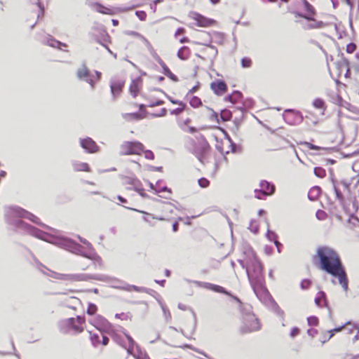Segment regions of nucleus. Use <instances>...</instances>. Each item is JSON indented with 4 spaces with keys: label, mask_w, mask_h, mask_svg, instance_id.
<instances>
[{
    "label": "nucleus",
    "mask_w": 359,
    "mask_h": 359,
    "mask_svg": "<svg viewBox=\"0 0 359 359\" xmlns=\"http://www.w3.org/2000/svg\"><path fill=\"white\" fill-rule=\"evenodd\" d=\"M118 199L121 202H122V203H126V199H124V198H123V197H121V196H118Z\"/></svg>",
    "instance_id": "nucleus-63"
},
{
    "label": "nucleus",
    "mask_w": 359,
    "mask_h": 359,
    "mask_svg": "<svg viewBox=\"0 0 359 359\" xmlns=\"http://www.w3.org/2000/svg\"><path fill=\"white\" fill-rule=\"evenodd\" d=\"M88 5L93 11L102 15H114L117 13L116 8L104 6L97 1H91Z\"/></svg>",
    "instance_id": "nucleus-12"
},
{
    "label": "nucleus",
    "mask_w": 359,
    "mask_h": 359,
    "mask_svg": "<svg viewBox=\"0 0 359 359\" xmlns=\"http://www.w3.org/2000/svg\"><path fill=\"white\" fill-rule=\"evenodd\" d=\"M168 191L169 193H171V192H172V191H171V190H170V189H168V188H167V187H164V188H163V189L161 190V191Z\"/></svg>",
    "instance_id": "nucleus-61"
},
{
    "label": "nucleus",
    "mask_w": 359,
    "mask_h": 359,
    "mask_svg": "<svg viewBox=\"0 0 359 359\" xmlns=\"http://www.w3.org/2000/svg\"><path fill=\"white\" fill-rule=\"evenodd\" d=\"M62 279L65 280H73V281H80L83 280L81 275L76 274H63L62 275Z\"/></svg>",
    "instance_id": "nucleus-28"
},
{
    "label": "nucleus",
    "mask_w": 359,
    "mask_h": 359,
    "mask_svg": "<svg viewBox=\"0 0 359 359\" xmlns=\"http://www.w3.org/2000/svg\"><path fill=\"white\" fill-rule=\"evenodd\" d=\"M309 325L317 326L319 323V320L316 316H310L307 318Z\"/></svg>",
    "instance_id": "nucleus-39"
},
{
    "label": "nucleus",
    "mask_w": 359,
    "mask_h": 359,
    "mask_svg": "<svg viewBox=\"0 0 359 359\" xmlns=\"http://www.w3.org/2000/svg\"><path fill=\"white\" fill-rule=\"evenodd\" d=\"M242 250L243 257L241 264L243 267L246 269L250 283L254 291L256 292V288L263 286V265L250 246L245 245L243 247Z\"/></svg>",
    "instance_id": "nucleus-2"
},
{
    "label": "nucleus",
    "mask_w": 359,
    "mask_h": 359,
    "mask_svg": "<svg viewBox=\"0 0 359 359\" xmlns=\"http://www.w3.org/2000/svg\"><path fill=\"white\" fill-rule=\"evenodd\" d=\"M126 184L132 185L133 187L131 189H134V188L136 187H140L142 185L140 181L139 180H137V179H135V178H128V179H127Z\"/></svg>",
    "instance_id": "nucleus-33"
},
{
    "label": "nucleus",
    "mask_w": 359,
    "mask_h": 359,
    "mask_svg": "<svg viewBox=\"0 0 359 359\" xmlns=\"http://www.w3.org/2000/svg\"><path fill=\"white\" fill-rule=\"evenodd\" d=\"M334 191L337 199H339V201H342L344 199L343 194L336 186L334 187Z\"/></svg>",
    "instance_id": "nucleus-46"
},
{
    "label": "nucleus",
    "mask_w": 359,
    "mask_h": 359,
    "mask_svg": "<svg viewBox=\"0 0 359 359\" xmlns=\"http://www.w3.org/2000/svg\"><path fill=\"white\" fill-rule=\"evenodd\" d=\"M136 15L141 20H145L147 14L144 11H137Z\"/></svg>",
    "instance_id": "nucleus-49"
},
{
    "label": "nucleus",
    "mask_w": 359,
    "mask_h": 359,
    "mask_svg": "<svg viewBox=\"0 0 359 359\" xmlns=\"http://www.w3.org/2000/svg\"><path fill=\"white\" fill-rule=\"evenodd\" d=\"M76 74L77 76L81 79H87L90 76V71L88 67L83 65L77 70Z\"/></svg>",
    "instance_id": "nucleus-26"
},
{
    "label": "nucleus",
    "mask_w": 359,
    "mask_h": 359,
    "mask_svg": "<svg viewBox=\"0 0 359 359\" xmlns=\"http://www.w3.org/2000/svg\"><path fill=\"white\" fill-rule=\"evenodd\" d=\"M214 137L216 142V149L222 155L229 154L231 152L235 151L236 145L231 142L230 138L219 140L216 136L214 135Z\"/></svg>",
    "instance_id": "nucleus-11"
},
{
    "label": "nucleus",
    "mask_w": 359,
    "mask_h": 359,
    "mask_svg": "<svg viewBox=\"0 0 359 359\" xmlns=\"http://www.w3.org/2000/svg\"><path fill=\"white\" fill-rule=\"evenodd\" d=\"M189 18L192 20L194 25L200 27H209L214 26L217 22L214 19L208 18L199 13L192 11L189 14Z\"/></svg>",
    "instance_id": "nucleus-9"
},
{
    "label": "nucleus",
    "mask_w": 359,
    "mask_h": 359,
    "mask_svg": "<svg viewBox=\"0 0 359 359\" xmlns=\"http://www.w3.org/2000/svg\"><path fill=\"white\" fill-rule=\"evenodd\" d=\"M90 335V339L93 346H97L101 344V334L102 333H93L91 331H88Z\"/></svg>",
    "instance_id": "nucleus-25"
},
{
    "label": "nucleus",
    "mask_w": 359,
    "mask_h": 359,
    "mask_svg": "<svg viewBox=\"0 0 359 359\" xmlns=\"http://www.w3.org/2000/svg\"><path fill=\"white\" fill-rule=\"evenodd\" d=\"M312 104L314 108L320 110L321 114H324L327 107L323 100L320 98H316L313 100Z\"/></svg>",
    "instance_id": "nucleus-24"
},
{
    "label": "nucleus",
    "mask_w": 359,
    "mask_h": 359,
    "mask_svg": "<svg viewBox=\"0 0 359 359\" xmlns=\"http://www.w3.org/2000/svg\"><path fill=\"white\" fill-rule=\"evenodd\" d=\"M122 155H137L144 157H154V154L150 150L145 149L144 145L137 141L124 142L120 147Z\"/></svg>",
    "instance_id": "nucleus-4"
},
{
    "label": "nucleus",
    "mask_w": 359,
    "mask_h": 359,
    "mask_svg": "<svg viewBox=\"0 0 359 359\" xmlns=\"http://www.w3.org/2000/svg\"><path fill=\"white\" fill-rule=\"evenodd\" d=\"M311 260L320 270L337 278L344 291L348 290V276L341 256L334 248L326 245L318 246Z\"/></svg>",
    "instance_id": "nucleus-1"
},
{
    "label": "nucleus",
    "mask_w": 359,
    "mask_h": 359,
    "mask_svg": "<svg viewBox=\"0 0 359 359\" xmlns=\"http://www.w3.org/2000/svg\"><path fill=\"white\" fill-rule=\"evenodd\" d=\"M134 190L136 191L140 196H142V197H146L147 196V195L145 193V190L142 187V186L141 185V187H136L134 188Z\"/></svg>",
    "instance_id": "nucleus-43"
},
{
    "label": "nucleus",
    "mask_w": 359,
    "mask_h": 359,
    "mask_svg": "<svg viewBox=\"0 0 359 359\" xmlns=\"http://www.w3.org/2000/svg\"><path fill=\"white\" fill-rule=\"evenodd\" d=\"M187 109V104L184 102H179L178 107L171 111V114L179 115Z\"/></svg>",
    "instance_id": "nucleus-30"
},
{
    "label": "nucleus",
    "mask_w": 359,
    "mask_h": 359,
    "mask_svg": "<svg viewBox=\"0 0 359 359\" xmlns=\"http://www.w3.org/2000/svg\"><path fill=\"white\" fill-rule=\"evenodd\" d=\"M179 41L181 43H183L189 42V39L187 37H182V38L179 39Z\"/></svg>",
    "instance_id": "nucleus-55"
},
{
    "label": "nucleus",
    "mask_w": 359,
    "mask_h": 359,
    "mask_svg": "<svg viewBox=\"0 0 359 359\" xmlns=\"http://www.w3.org/2000/svg\"><path fill=\"white\" fill-rule=\"evenodd\" d=\"M260 189H255V197L257 199H264L265 197L273 194L275 186L266 180H262L259 182Z\"/></svg>",
    "instance_id": "nucleus-10"
},
{
    "label": "nucleus",
    "mask_w": 359,
    "mask_h": 359,
    "mask_svg": "<svg viewBox=\"0 0 359 359\" xmlns=\"http://www.w3.org/2000/svg\"><path fill=\"white\" fill-rule=\"evenodd\" d=\"M80 144L83 149L89 153L93 154L99 151V147L90 137H86L80 140Z\"/></svg>",
    "instance_id": "nucleus-17"
},
{
    "label": "nucleus",
    "mask_w": 359,
    "mask_h": 359,
    "mask_svg": "<svg viewBox=\"0 0 359 359\" xmlns=\"http://www.w3.org/2000/svg\"><path fill=\"white\" fill-rule=\"evenodd\" d=\"M210 89L215 95L222 96L227 92L228 87L224 81L217 79L210 83Z\"/></svg>",
    "instance_id": "nucleus-15"
},
{
    "label": "nucleus",
    "mask_w": 359,
    "mask_h": 359,
    "mask_svg": "<svg viewBox=\"0 0 359 359\" xmlns=\"http://www.w3.org/2000/svg\"><path fill=\"white\" fill-rule=\"evenodd\" d=\"M19 215L22 217H26V218H28L32 220V217H34L32 214H31V213L28 212L27 211H26L23 209H21V208L19 210Z\"/></svg>",
    "instance_id": "nucleus-40"
},
{
    "label": "nucleus",
    "mask_w": 359,
    "mask_h": 359,
    "mask_svg": "<svg viewBox=\"0 0 359 359\" xmlns=\"http://www.w3.org/2000/svg\"><path fill=\"white\" fill-rule=\"evenodd\" d=\"M184 32L185 29L183 27L178 28L175 33V38H177L178 36L183 34Z\"/></svg>",
    "instance_id": "nucleus-52"
},
{
    "label": "nucleus",
    "mask_w": 359,
    "mask_h": 359,
    "mask_svg": "<svg viewBox=\"0 0 359 359\" xmlns=\"http://www.w3.org/2000/svg\"><path fill=\"white\" fill-rule=\"evenodd\" d=\"M101 344H102L103 346H107L109 341V338L102 334H101Z\"/></svg>",
    "instance_id": "nucleus-50"
},
{
    "label": "nucleus",
    "mask_w": 359,
    "mask_h": 359,
    "mask_svg": "<svg viewBox=\"0 0 359 359\" xmlns=\"http://www.w3.org/2000/svg\"><path fill=\"white\" fill-rule=\"evenodd\" d=\"M163 2V0H153V3L156 5L158 4Z\"/></svg>",
    "instance_id": "nucleus-60"
},
{
    "label": "nucleus",
    "mask_w": 359,
    "mask_h": 359,
    "mask_svg": "<svg viewBox=\"0 0 359 359\" xmlns=\"http://www.w3.org/2000/svg\"><path fill=\"white\" fill-rule=\"evenodd\" d=\"M78 170H82V171H88L89 167L87 164H83V165H81V168H79Z\"/></svg>",
    "instance_id": "nucleus-53"
},
{
    "label": "nucleus",
    "mask_w": 359,
    "mask_h": 359,
    "mask_svg": "<svg viewBox=\"0 0 359 359\" xmlns=\"http://www.w3.org/2000/svg\"><path fill=\"white\" fill-rule=\"evenodd\" d=\"M262 328L259 318L253 313H247L243 317L240 332L243 334L257 332Z\"/></svg>",
    "instance_id": "nucleus-6"
},
{
    "label": "nucleus",
    "mask_w": 359,
    "mask_h": 359,
    "mask_svg": "<svg viewBox=\"0 0 359 359\" xmlns=\"http://www.w3.org/2000/svg\"><path fill=\"white\" fill-rule=\"evenodd\" d=\"M164 72H165V74L169 77L171 80L174 81H177L178 79H177V77L175 74H174L170 70V69L168 67H164Z\"/></svg>",
    "instance_id": "nucleus-35"
},
{
    "label": "nucleus",
    "mask_w": 359,
    "mask_h": 359,
    "mask_svg": "<svg viewBox=\"0 0 359 359\" xmlns=\"http://www.w3.org/2000/svg\"><path fill=\"white\" fill-rule=\"evenodd\" d=\"M114 340L127 351L128 355H134L135 342L131 336L126 333H123V336L116 334Z\"/></svg>",
    "instance_id": "nucleus-8"
},
{
    "label": "nucleus",
    "mask_w": 359,
    "mask_h": 359,
    "mask_svg": "<svg viewBox=\"0 0 359 359\" xmlns=\"http://www.w3.org/2000/svg\"><path fill=\"white\" fill-rule=\"evenodd\" d=\"M187 148L194 155L204 156L208 154L210 147L206 139L202 135L189 138L186 144Z\"/></svg>",
    "instance_id": "nucleus-5"
},
{
    "label": "nucleus",
    "mask_w": 359,
    "mask_h": 359,
    "mask_svg": "<svg viewBox=\"0 0 359 359\" xmlns=\"http://www.w3.org/2000/svg\"><path fill=\"white\" fill-rule=\"evenodd\" d=\"M315 303L318 307L327 306L326 294L324 292L320 291L317 293L315 297Z\"/></svg>",
    "instance_id": "nucleus-21"
},
{
    "label": "nucleus",
    "mask_w": 359,
    "mask_h": 359,
    "mask_svg": "<svg viewBox=\"0 0 359 359\" xmlns=\"http://www.w3.org/2000/svg\"><path fill=\"white\" fill-rule=\"evenodd\" d=\"M351 325L353 329L354 330H357V334L355 335L353 341V342H355V341L358 340L359 339V330H358L357 327L354 325H351V323L350 322L346 323L344 325H342V326H340V327H335L334 329L333 330H329V331H327L325 333V335H324V338H325V340H324V342L325 341H328L330 340L332 337L334 336V334L337 332H341V330H345V329H348V327Z\"/></svg>",
    "instance_id": "nucleus-13"
},
{
    "label": "nucleus",
    "mask_w": 359,
    "mask_h": 359,
    "mask_svg": "<svg viewBox=\"0 0 359 359\" xmlns=\"http://www.w3.org/2000/svg\"><path fill=\"white\" fill-rule=\"evenodd\" d=\"M48 45L50 46L57 48L59 49H62V47H67V45L65 43H63L60 41H58L57 40L51 39L50 42H48Z\"/></svg>",
    "instance_id": "nucleus-32"
},
{
    "label": "nucleus",
    "mask_w": 359,
    "mask_h": 359,
    "mask_svg": "<svg viewBox=\"0 0 359 359\" xmlns=\"http://www.w3.org/2000/svg\"><path fill=\"white\" fill-rule=\"evenodd\" d=\"M125 86V80L122 78L115 77L110 81L111 93L114 97L119 96Z\"/></svg>",
    "instance_id": "nucleus-14"
},
{
    "label": "nucleus",
    "mask_w": 359,
    "mask_h": 359,
    "mask_svg": "<svg viewBox=\"0 0 359 359\" xmlns=\"http://www.w3.org/2000/svg\"><path fill=\"white\" fill-rule=\"evenodd\" d=\"M178 226H179V224H178V222H175V223L172 224V230H173V231H174V232L177 231V230H178Z\"/></svg>",
    "instance_id": "nucleus-56"
},
{
    "label": "nucleus",
    "mask_w": 359,
    "mask_h": 359,
    "mask_svg": "<svg viewBox=\"0 0 359 359\" xmlns=\"http://www.w3.org/2000/svg\"><path fill=\"white\" fill-rule=\"evenodd\" d=\"M243 99V95L239 91H234L231 95L226 97V101L230 102L232 104H237L241 102Z\"/></svg>",
    "instance_id": "nucleus-20"
},
{
    "label": "nucleus",
    "mask_w": 359,
    "mask_h": 359,
    "mask_svg": "<svg viewBox=\"0 0 359 359\" xmlns=\"http://www.w3.org/2000/svg\"><path fill=\"white\" fill-rule=\"evenodd\" d=\"M93 264L95 266H98L99 268L103 267V262L100 257H97L94 259Z\"/></svg>",
    "instance_id": "nucleus-45"
},
{
    "label": "nucleus",
    "mask_w": 359,
    "mask_h": 359,
    "mask_svg": "<svg viewBox=\"0 0 359 359\" xmlns=\"http://www.w3.org/2000/svg\"><path fill=\"white\" fill-rule=\"evenodd\" d=\"M189 104L194 108H198L202 105V102L199 97L193 96L189 100Z\"/></svg>",
    "instance_id": "nucleus-31"
},
{
    "label": "nucleus",
    "mask_w": 359,
    "mask_h": 359,
    "mask_svg": "<svg viewBox=\"0 0 359 359\" xmlns=\"http://www.w3.org/2000/svg\"><path fill=\"white\" fill-rule=\"evenodd\" d=\"M198 185L201 187V188H207L209 187L210 185V181L205 178V177H202L201 179L198 180Z\"/></svg>",
    "instance_id": "nucleus-38"
},
{
    "label": "nucleus",
    "mask_w": 359,
    "mask_h": 359,
    "mask_svg": "<svg viewBox=\"0 0 359 359\" xmlns=\"http://www.w3.org/2000/svg\"><path fill=\"white\" fill-rule=\"evenodd\" d=\"M142 87V81L140 79L133 80L129 86L130 94L133 97H136L141 88Z\"/></svg>",
    "instance_id": "nucleus-18"
},
{
    "label": "nucleus",
    "mask_w": 359,
    "mask_h": 359,
    "mask_svg": "<svg viewBox=\"0 0 359 359\" xmlns=\"http://www.w3.org/2000/svg\"><path fill=\"white\" fill-rule=\"evenodd\" d=\"M252 60L250 57H245L241 59V65L243 68H249L252 65Z\"/></svg>",
    "instance_id": "nucleus-36"
},
{
    "label": "nucleus",
    "mask_w": 359,
    "mask_h": 359,
    "mask_svg": "<svg viewBox=\"0 0 359 359\" xmlns=\"http://www.w3.org/2000/svg\"><path fill=\"white\" fill-rule=\"evenodd\" d=\"M190 55L191 50L187 46H183L177 51V57L182 60L189 59Z\"/></svg>",
    "instance_id": "nucleus-23"
},
{
    "label": "nucleus",
    "mask_w": 359,
    "mask_h": 359,
    "mask_svg": "<svg viewBox=\"0 0 359 359\" xmlns=\"http://www.w3.org/2000/svg\"><path fill=\"white\" fill-rule=\"evenodd\" d=\"M297 3L302 4L304 6L305 12L304 13H300L295 7H290L289 11L293 13L295 17H299L306 20L302 24V27L304 29H321L325 27V23L314 19L313 17L316 15V9L307 0H297Z\"/></svg>",
    "instance_id": "nucleus-3"
},
{
    "label": "nucleus",
    "mask_w": 359,
    "mask_h": 359,
    "mask_svg": "<svg viewBox=\"0 0 359 359\" xmlns=\"http://www.w3.org/2000/svg\"><path fill=\"white\" fill-rule=\"evenodd\" d=\"M106 322H107V320L101 316H97L94 319L89 321V323L91 325H93L94 327H95L97 329H99L98 328L99 325H104Z\"/></svg>",
    "instance_id": "nucleus-27"
},
{
    "label": "nucleus",
    "mask_w": 359,
    "mask_h": 359,
    "mask_svg": "<svg viewBox=\"0 0 359 359\" xmlns=\"http://www.w3.org/2000/svg\"><path fill=\"white\" fill-rule=\"evenodd\" d=\"M65 326L74 334H78L83 332L86 327V319L80 316L69 318L65 321Z\"/></svg>",
    "instance_id": "nucleus-7"
},
{
    "label": "nucleus",
    "mask_w": 359,
    "mask_h": 359,
    "mask_svg": "<svg viewBox=\"0 0 359 359\" xmlns=\"http://www.w3.org/2000/svg\"><path fill=\"white\" fill-rule=\"evenodd\" d=\"M128 115L136 120H140L144 118V116H142L141 114L138 113H132L129 114Z\"/></svg>",
    "instance_id": "nucleus-51"
},
{
    "label": "nucleus",
    "mask_w": 359,
    "mask_h": 359,
    "mask_svg": "<svg viewBox=\"0 0 359 359\" xmlns=\"http://www.w3.org/2000/svg\"><path fill=\"white\" fill-rule=\"evenodd\" d=\"M314 173L317 177H320V178H323L326 175L325 170L323 168H320V167H317V168H314Z\"/></svg>",
    "instance_id": "nucleus-37"
},
{
    "label": "nucleus",
    "mask_w": 359,
    "mask_h": 359,
    "mask_svg": "<svg viewBox=\"0 0 359 359\" xmlns=\"http://www.w3.org/2000/svg\"><path fill=\"white\" fill-rule=\"evenodd\" d=\"M96 75H97V81H99L101 78V73L99 72H96Z\"/></svg>",
    "instance_id": "nucleus-62"
},
{
    "label": "nucleus",
    "mask_w": 359,
    "mask_h": 359,
    "mask_svg": "<svg viewBox=\"0 0 359 359\" xmlns=\"http://www.w3.org/2000/svg\"><path fill=\"white\" fill-rule=\"evenodd\" d=\"M316 215L319 220H324L327 218V216L326 212L322 210H318L316 212Z\"/></svg>",
    "instance_id": "nucleus-41"
},
{
    "label": "nucleus",
    "mask_w": 359,
    "mask_h": 359,
    "mask_svg": "<svg viewBox=\"0 0 359 359\" xmlns=\"http://www.w3.org/2000/svg\"><path fill=\"white\" fill-rule=\"evenodd\" d=\"M266 236H267L268 239L270 241H273L274 242L275 245L278 248V251H280L279 246H280L281 244L277 241V236H276V234L274 232H273V231H271L270 230H268L267 233H266Z\"/></svg>",
    "instance_id": "nucleus-29"
},
{
    "label": "nucleus",
    "mask_w": 359,
    "mask_h": 359,
    "mask_svg": "<svg viewBox=\"0 0 359 359\" xmlns=\"http://www.w3.org/2000/svg\"><path fill=\"white\" fill-rule=\"evenodd\" d=\"M299 333H300V330L298 327H293L290 331V336L292 337H294L297 336L298 334H299Z\"/></svg>",
    "instance_id": "nucleus-48"
},
{
    "label": "nucleus",
    "mask_w": 359,
    "mask_h": 359,
    "mask_svg": "<svg viewBox=\"0 0 359 359\" xmlns=\"http://www.w3.org/2000/svg\"><path fill=\"white\" fill-rule=\"evenodd\" d=\"M311 284V282L310 280L304 279L301 282V287L302 289H308Z\"/></svg>",
    "instance_id": "nucleus-44"
},
{
    "label": "nucleus",
    "mask_w": 359,
    "mask_h": 359,
    "mask_svg": "<svg viewBox=\"0 0 359 359\" xmlns=\"http://www.w3.org/2000/svg\"><path fill=\"white\" fill-rule=\"evenodd\" d=\"M135 35L140 36L144 41L148 43V41L146 38H144L143 36L140 35L138 33H135Z\"/></svg>",
    "instance_id": "nucleus-58"
},
{
    "label": "nucleus",
    "mask_w": 359,
    "mask_h": 359,
    "mask_svg": "<svg viewBox=\"0 0 359 359\" xmlns=\"http://www.w3.org/2000/svg\"><path fill=\"white\" fill-rule=\"evenodd\" d=\"M86 81L93 88L95 85V82L92 79H90L89 77L86 79Z\"/></svg>",
    "instance_id": "nucleus-54"
},
{
    "label": "nucleus",
    "mask_w": 359,
    "mask_h": 359,
    "mask_svg": "<svg viewBox=\"0 0 359 359\" xmlns=\"http://www.w3.org/2000/svg\"><path fill=\"white\" fill-rule=\"evenodd\" d=\"M221 0H210V1L212 4H217L220 2Z\"/></svg>",
    "instance_id": "nucleus-59"
},
{
    "label": "nucleus",
    "mask_w": 359,
    "mask_h": 359,
    "mask_svg": "<svg viewBox=\"0 0 359 359\" xmlns=\"http://www.w3.org/2000/svg\"><path fill=\"white\" fill-rule=\"evenodd\" d=\"M203 287L205 288L212 290L215 292L224 294L226 295L231 296V297L232 296L230 292H229L228 291H226L225 290V288H224L223 287L218 285H215V284L210 283H204Z\"/></svg>",
    "instance_id": "nucleus-19"
},
{
    "label": "nucleus",
    "mask_w": 359,
    "mask_h": 359,
    "mask_svg": "<svg viewBox=\"0 0 359 359\" xmlns=\"http://www.w3.org/2000/svg\"><path fill=\"white\" fill-rule=\"evenodd\" d=\"M136 359H150V358L148 356L144 355V356H142V357H138Z\"/></svg>",
    "instance_id": "nucleus-64"
},
{
    "label": "nucleus",
    "mask_w": 359,
    "mask_h": 359,
    "mask_svg": "<svg viewBox=\"0 0 359 359\" xmlns=\"http://www.w3.org/2000/svg\"><path fill=\"white\" fill-rule=\"evenodd\" d=\"M355 49H356V46L352 43L348 44L346 46V51L348 53H353L355 50Z\"/></svg>",
    "instance_id": "nucleus-47"
},
{
    "label": "nucleus",
    "mask_w": 359,
    "mask_h": 359,
    "mask_svg": "<svg viewBox=\"0 0 359 359\" xmlns=\"http://www.w3.org/2000/svg\"><path fill=\"white\" fill-rule=\"evenodd\" d=\"M299 146L301 147V149L304 151H309V150H327L325 147H318L311 143L307 142H302L299 143Z\"/></svg>",
    "instance_id": "nucleus-22"
},
{
    "label": "nucleus",
    "mask_w": 359,
    "mask_h": 359,
    "mask_svg": "<svg viewBox=\"0 0 359 359\" xmlns=\"http://www.w3.org/2000/svg\"><path fill=\"white\" fill-rule=\"evenodd\" d=\"M97 311V306L92 303L88 304L86 313L90 315L93 316L95 315Z\"/></svg>",
    "instance_id": "nucleus-34"
},
{
    "label": "nucleus",
    "mask_w": 359,
    "mask_h": 359,
    "mask_svg": "<svg viewBox=\"0 0 359 359\" xmlns=\"http://www.w3.org/2000/svg\"><path fill=\"white\" fill-rule=\"evenodd\" d=\"M158 93H159L158 90H151L149 93L144 95V99L147 101L148 107H153L163 104V101L156 96Z\"/></svg>",
    "instance_id": "nucleus-16"
},
{
    "label": "nucleus",
    "mask_w": 359,
    "mask_h": 359,
    "mask_svg": "<svg viewBox=\"0 0 359 359\" xmlns=\"http://www.w3.org/2000/svg\"><path fill=\"white\" fill-rule=\"evenodd\" d=\"M231 116V113L228 110L223 111L221 113V118L225 121L230 120Z\"/></svg>",
    "instance_id": "nucleus-42"
},
{
    "label": "nucleus",
    "mask_w": 359,
    "mask_h": 359,
    "mask_svg": "<svg viewBox=\"0 0 359 359\" xmlns=\"http://www.w3.org/2000/svg\"><path fill=\"white\" fill-rule=\"evenodd\" d=\"M111 22H112V25L114 26H115V27L118 25V20L112 19L111 20Z\"/></svg>",
    "instance_id": "nucleus-57"
}]
</instances>
